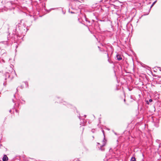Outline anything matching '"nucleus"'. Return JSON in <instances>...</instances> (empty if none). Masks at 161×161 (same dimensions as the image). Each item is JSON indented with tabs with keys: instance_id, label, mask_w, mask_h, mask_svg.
<instances>
[{
	"instance_id": "f257e3e1",
	"label": "nucleus",
	"mask_w": 161,
	"mask_h": 161,
	"mask_svg": "<svg viewBox=\"0 0 161 161\" xmlns=\"http://www.w3.org/2000/svg\"><path fill=\"white\" fill-rule=\"evenodd\" d=\"M122 2L116 0L114 2V4L112 5V6H113L115 9H118L122 7Z\"/></svg>"
},
{
	"instance_id": "f03ea898",
	"label": "nucleus",
	"mask_w": 161,
	"mask_h": 161,
	"mask_svg": "<svg viewBox=\"0 0 161 161\" xmlns=\"http://www.w3.org/2000/svg\"><path fill=\"white\" fill-rule=\"evenodd\" d=\"M39 11H31L29 12L30 16H37V14H39Z\"/></svg>"
},
{
	"instance_id": "7ed1b4c3",
	"label": "nucleus",
	"mask_w": 161,
	"mask_h": 161,
	"mask_svg": "<svg viewBox=\"0 0 161 161\" xmlns=\"http://www.w3.org/2000/svg\"><path fill=\"white\" fill-rule=\"evenodd\" d=\"M102 132L103 134V135H104V139H103V144H102V146H101V148L100 149H101V150H103L102 149V147L104 146L105 145V144H106V140L105 139V135H104V131L103 130H102Z\"/></svg>"
},
{
	"instance_id": "20e7f679",
	"label": "nucleus",
	"mask_w": 161,
	"mask_h": 161,
	"mask_svg": "<svg viewBox=\"0 0 161 161\" xmlns=\"http://www.w3.org/2000/svg\"><path fill=\"white\" fill-rule=\"evenodd\" d=\"M8 159V158L6 155H4L3 158V161H7Z\"/></svg>"
},
{
	"instance_id": "39448f33",
	"label": "nucleus",
	"mask_w": 161,
	"mask_h": 161,
	"mask_svg": "<svg viewBox=\"0 0 161 161\" xmlns=\"http://www.w3.org/2000/svg\"><path fill=\"white\" fill-rule=\"evenodd\" d=\"M116 58L117 60L119 61L121 60L122 59L121 56L120 55H116Z\"/></svg>"
},
{
	"instance_id": "423d86ee",
	"label": "nucleus",
	"mask_w": 161,
	"mask_h": 161,
	"mask_svg": "<svg viewBox=\"0 0 161 161\" xmlns=\"http://www.w3.org/2000/svg\"><path fill=\"white\" fill-rule=\"evenodd\" d=\"M63 8H62L61 7H59L58 8H52L50 9L49 10H53L54 9H59V10H60L61 9H63ZM45 10H47V9H45Z\"/></svg>"
},
{
	"instance_id": "0eeeda50",
	"label": "nucleus",
	"mask_w": 161,
	"mask_h": 161,
	"mask_svg": "<svg viewBox=\"0 0 161 161\" xmlns=\"http://www.w3.org/2000/svg\"><path fill=\"white\" fill-rule=\"evenodd\" d=\"M130 161H136L135 157H132L130 159Z\"/></svg>"
},
{
	"instance_id": "6e6552de",
	"label": "nucleus",
	"mask_w": 161,
	"mask_h": 161,
	"mask_svg": "<svg viewBox=\"0 0 161 161\" xmlns=\"http://www.w3.org/2000/svg\"><path fill=\"white\" fill-rule=\"evenodd\" d=\"M153 101L151 99H150L149 100V102H148L147 101V104H149V102H151Z\"/></svg>"
},
{
	"instance_id": "1a4fd4ad",
	"label": "nucleus",
	"mask_w": 161,
	"mask_h": 161,
	"mask_svg": "<svg viewBox=\"0 0 161 161\" xmlns=\"http://www.w3.org/2000/svg\"><path fill=\"white\" fill-rule=\"evenodd\" d=\"M150 11H147V12H146V14H143L142 16L145 15H148L149 14V13L150 12Z\"/></svg>"
},
{
	"instance_id": "9d476101",
	"label": "nucleus",
	"mask_w": 161,
	"mask_h": 161,
	"mask_svg": "<svg viewBox=\"0 0 161 161\" xmlns=\"http://www.w3.org/2000/svg\"><path fill=\"white\" fill-rule=\"evenodd\" d=\"M108 61L110 64H112V63H113L112 61L111 60H110L109 58H108Z\"/></svg>"
},
{
	"instance_id": "9b49d317",
	"label": "nucleus",
	"mask_w": 161,
	"mask_h": 161,
	"mask_svg": "<svg viewBox=\"0 0 161 161\" xmlns=\"http://www.w3.org/2000/svg\"><path fill=\"white\" fill-rule=\"evenodd\" d=\"M68 12L69 13H71V14H74V12H72V11H68Z\"/></svg>"
},
{
	"instance_id": "f8f14e48",
	"label": "nucleus",
	"mask_w": 161,
	"mask_h": 161,
	"mask_svg": "<svg viewBox=\"0 0 161 161\" xmlns=\"http://www.w3.org/2000/svg\"><path fill=\"white\" fill-rule=\"evenodd\" d=\"M156 2H157V0L155 1H154L153 3L152 4L154 5L156 3Z\"/></svg>"
},
{
	"instance_id": "ddd939ff",
	"label": "nucleus",
	"mask_w": 161,
	"mask_h": 161,
	"mask_svg": "<svg viewBox=\"0 0 161 161\" xmlns=\"http://www.w3.org/2000/svg\"><path fill=\"white\" fill-rule=\"evenodd\" d=\"M156 2H157V0L155 1H154L153 3L152 4L154 5L156 3Z\"/></svg>"
},
{
	"instance_id": "4468645a",
	"label": "nucleus",
	"mask_w": 161,
	"mask_h": 161,
	"mask_svg": "<svg viewBox=\"0 0 161 161\" xmlns=\"http://www.w3.org/2000/svg\"><path fill=\"white\" fill-rule=\"evenodd\" d=\"M65 11H62V13L64 14L65 13Z\"/></svg>"
},
{
	"instance_id": "2eb2a0df",
	"label": "nucleus",
	"mask_w": 161,
	"mask_h": 161,
	"mask_svg": "<svg viewBox=\"0 0 161 161\" xmlns=\"http://www.w3.org/2000/svg\"><path fill=\"white\" fill-rule=\"evenodd\" d=\"M95 129H92V131L93 132V133H94V132H95Z\"/></svg>"
},
{
	"instance_id": "dca6fc26",
	"label": "nucleus",
	"mask_w": 161,
	"mask_h": 161,
	"mask_svg": "<svg viewBox=\"0 0 161 161\" xmlns=\"http://www.w3.org/2000/svg\"><path fill=\"white\" fill-rule=\"evenodd\" d=\"M72 1H79L78 0H71Z\"/></svg>"
},
{
	"instance_id": "f3484780",
	"label": "nucleus",
	"mask_w": 161,
	"mask_h": 161,
	"mask_svg": "<svg viewBox=\"0 0 161 161\" xmlns=\"http://www.w3.org/2000/svg\"><path fill=\"white\" fill-rule=\"evenodd\" d=\"M4 51H4V50H1V52H4Z\"/></svg>"
},
{
	"instance_id": "a211bd4d",
	"label": "nucleus",
	"mask_w": 161,
	"mask_h": 161,
	"mask_svg": "<svg viewBox=\"0 0 161 161\" xmlns=\"http://www.w3.org/2000/svg\"><path fill=\"white\" fill-rule=\"evenodd\" d=\"M153 5H154L152 4L150 7V8H151Z\"/></svg>"
},
{
	"instance_id": "6ab92c4d",
	"label": "nucleus",
	"mask_w": 161,
	"mask_h": 161,
	"mask_svg": "<svg viewBox=\"0 0 161 161\" xmlns=\"http://www.w3.org/2000/svg\"><path fill=\"white\" fill-rule=\"evenodd\" d=\"M153 5H154L152 4L150 7V8H151Z\"/></svg>"
},
{
	"instance_id": "aec40b11",
	"label": "nucleus",
	"mask_w": 161,
	"mask_h": 161,
	"mask_svg": "<svg viewBox=\"0 0 161 161\" xmlns=\"http://www.w3.org/2000/svg\"><path fill=\"white\" fill-rule=\"evenodd\" d=\"M71 9H74V8H72V7H71Z\"/></svg>"
},
{
	"instance_id": "412c9836",
	"label": "nucleus",
	"mask_w": 161,
	"mask_h": 161,
	"mask_svg": "<svg viewBox=\"0 0 161 161\" xmlns=\"http://www.w3.org/2000/svg\"><path fill=\"white\" fill-rule=\"evenodd\" d=\"M3 62L4 63L5 62V61H4V60H3Z\"/></svg>"
},
{
	"instance_id": "4be33fe9",
	"label": "nucleus",
	"mask_w": 161,
	"mask_h": 161,
	"mask_svg": "<svg viewBox=\"0 0 161 161\" xmlns=\"http://www.w3.org/2000/svg\"><path fill=\"white\" fill-rule=\"evenodd\" d=\"M124 101L125 102V99H124Z\"/></svg>"
},
{
	"instance_id": "5701e85b",
	"label": "nucleus",
	"mask_w": 161,
	"mask_h": 161,
	"mask_svg": "<svg viewBox=\"0 0 161 161\" xmlns=\"http://www.w3.org/2000/svg\"><path fill=\"white\" fill-rule=\"evenodd\" d=\"M84 117H85V118H86V115H84Z\"/></svg>"
},
{
	"instance_id": "b1692460",
	"label": "nucleus",
	"mask_w": 161,
	"mask_h": 161,
	"mask_svg": "<svg viewBox=\"0 0 161 161\" xmlns=\"http://www.w3.org/2000/svg\"><path fill=\"white\" fill-rule=\"evenodd\" d=\"M107 56H108V58L109 56H108V54H107Z\"/></svg>"
},
{
	"instance_id": "393cba45",
	"label": "nucleus",
	"mask_w": 161,
	"mask_h": 161,
	"mask_svg": "<svg viewBox=\"0 0 161 161\" xmlns=\"http://www.w3.org/2000/svg\"><path fill=\"white\" fill-rule=\"evenodd\" d=\"M79 8V9H81V8H80H80Z\"/></svg>"
},
{
	"instance_id": "a878e982",
	"label": "nucleus",
	"mask_w": 161,
	"mask_h": 161,
	"mask_svg": "<svg viewBox=\"0 0 161 161\" xmlns=\"http://www.w3.org/2000/svg\"><path fill=\"white\" fill-rule=\"evenodd\" d=\"M79 118L80 119V116H79Z\"/></svg>"
},
{
	"instance_id": "bb28decb",
	"label": "nucleus",
	"mask_w": 161,
	"mask_h": 161,
	"mask_svg": "<svg viewBox=\"0 0 161 161\" xmlns=\"http://www.w3.org/2000/svg\"><path fill=\"white\" fill-rule=\"evenodd\" d=\"M47 11V13H49V11Z\"/></svg>"
},
{
	"instance_id": "cd10ccee",
	"label": "nucleus",
	"mask_w": 161,
	"mask_h": 161,
	"mask_svg": "<svg viewBox=\"0 0 161 161\" xmlns=\"http://www.w3.org/2000/svg\"><path fill=\"white\" fill-rule=\"evenodd\" d=\"M101 10H103V9H102V8H101Z\"/></svg>"
},
{
	"instance_id": "c85d7f7f",
	"label": "nucleus",
	"mask_w": 161,
	"mask_h": 161,
	"mask_svg": "<svg viewBox=\"0 0 161 161\" xmlns=\"http://www.w3.org/2000/svg\"><path fill=\"white\" fill-rule=\"evenodd\" d=\"M11 110H10V112H11Z\"/></svg>"
},
{
	"instance_id": "c756f323",
	"label": "nucleus",
	"mask_w": 161,
	"mask_h": 161,
	"mask_svg": "<svg viewBox=\"0 0 161 161\" xmlns=\"http://www.w3.org/2000/svg\"><path fill=\"white\" fill-rule=\"evenodd\" d=\"M100 2H103V1H100Z\"/></svg>"
},
{
	"instance_id": "7c9ffc66",
	"label": "nucleus",
	"mask_w": 161,
	"mask_h": 161,
	"mask_svg": "<svg viewBox=\"0 0 161 161\" xmlns=\"http://www.w3.org/2000/svg\"><path fill=\"white\" fill-rule=\"evenodd\" d=\"M27 83L26 82H25V83L26 84V83Z\"/></svg>"
},
{
	"instance_id": "2f4dec72",
	"label": "nucleus",
	"mask_w": 161,
	"mask_h": 161,
	"mask_svg": "<svg viewBox=\"0 0 161 161\" xmlns=\"http://www.w3.org/2000/svg\"><path fill=\"white\" fill-rule=\"evenodd\" d=\"M97 144H99V143H97Z\"/></svg>"
},
{
	"instance_id": "473e14b6",
	"label": "nucleus",
	"mask_w": 161,
	"mask_h": 161,
	"mask_svg": "<svg viewBox=\"0 0 161 161\" xmlns=\"http://www.w3.org/2000/svg\"><path fill=\"white\" fill-rule=\"evenodd\" d=\"M98 48H100V47H98Z\"/></svg>"
},
{
	"instance_id": "72a5a7b5",
	"label": "nucleus",
	"mask_w": 161,
	"mask_h": 161,
	"mask_svg": "<svg viewBox=\"0 0 161 161\" xmlns=\"http://www.w3.org/2000/svg\"><path fill=\"white\" fill-rule=\"evenodd\" d=\"M40 16V17H41L42 16H40H40Z\"/></svg>"
}]
</instances>
